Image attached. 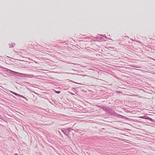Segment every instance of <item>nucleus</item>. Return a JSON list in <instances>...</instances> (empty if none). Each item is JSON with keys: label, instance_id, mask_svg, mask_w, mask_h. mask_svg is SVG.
I'll return each instance as SVG.
<instances>
[{"label": "nucleus", "instance_id": "obj_7", "mask_svg": "<svg viewBox=\"0 0 155 155\" xmlns=\"http://www.w3.org/2000/svg\"><path fill=\"white\" fill-rule=\"evenodd\" d=\"M147 117L148 116H143L140 117V118L147 119Z\"/></svg>", "mask_w": 155, "mask_h": 155}, {"label": "nucleus", "instance_id": "obj_9", "mask_svg": "<svg viewBox=\"0 0 155 155\" xmlns=\"http://www.w3.org/2000/svg\"><path fill=\"white\" fill-rule=\"evenodd\" d=\"M86 38L87 39H89L90 38V37H86Z\"/></svg>", "mask_w": 155, "mask_h": 155}, {"label": "nucleus", "instance_id": "obj_3", "mask_svg": "<svg viewBox=\"0 0 155 155\" xmlns=\"http://www.w3.org/2000/svg\"><path fill=\"white\" fill-rule=\"evenodd\" d=\"M62 132L66 135H68V134L70 130L68 129H63L61 130Z\"/></svg>", "mask_w": 155, "mask_h": 155}, {"label": "nucleus", "instance_id": "obj_6", "mask_svg": "<svg viewBox=\"0 0 155 155\" xmlns=\"http://www.w3.org/2000/svg\"><path fill=\"white\" fill-rule=\"evenodd\" d=\"M147 119L150 120V121L152 122H154V120L153 119H152L149 117H147Z\"/></svg>", "mask_w": 155, "mask_h": 155}, {"label": "nucleus", "instance_id": "obj_4", "mask_svg": "<svg viewBox=\"0 0 155 155\" xmlns=\"http://www.w3.org/2000/svg\"><path fill=\"white\" fill-rule=\"evenodd\" d=\"M15 73H13V75L16 77L17 76H21V75H23V74L21 73H19L15 71H14Z\"/></svg>", "mask_w": 155, "mask_h": 155}, {"label": "nucleus", "instance_id": "obj_5", "mask_svg": "<svg viewBox=\"0 0 155 155\" xmlns=\"http://www.w3.org/2000/svg\"><path fill=\"white\" fill-rule=\"evenodd\" d=\"M8 45L9 46V48H13L15 45V44L14 43H12L11 44L10 43Z\"/></svg>", "mask_w": 155, "mask_h": 155}, {"label": "nucleus", "instance_id": "obj_13", "mask_svg": "<svg viewBox=\"0 0 155 155\" xmlns=\"http://www.w3.org/2000/svg\"><path fill=\"white\" fill-rule=\"evenodd\" d=\"M103 40H105V39H103Z\"/></svg>", "mask_w": 155, "mask_h": 155}, {"label": "nucleus", "instance_id": "obj_11", "mask_svg": "<svg viewBox=\"0 0 155 155\" xmlns=\"http://www.w3.org/2000/svg\"><path fill=\"white\" fill-rule=\"evenodd\" d=\"M103 36L104 37V38H105V39H106L107 38V37H106V36H104V35H103Z\"/></svg>", "mask_w": 155, "mask_h": 155}, {"label": "nucleus", "instance_id": "obj_10", "mask_svg": "<svg viewBox=\"0 0 155 155\" xmlns=\"http://www.w3.org/2000/svg\"><path fill=\"white\" fill-rule=\"evenodd\" d=\"M118 115L119 116V117H123V116L121 115Z\"/></svg>", "mask_w": 155, "mask_h": 155}, {"label": "nucleus", "instance_id": "obj_8", "mask_svg": "<svg viewBox=\"0 0 155 155\" xmlns=\"http://www.w3.org/2000/svg\"><path fill=\"white\" fill-rule=\"evenodd\" d=\"M55 92L57 94H59L60 93L61 91H55Z\"/></svg>", "mask_w": 155, "mask_h": 155}, {"label": "nucleus", "instance_id": "obj_12", "mask_svg": "<svg viewBox=\"0 0 155 155\" xmlns=\"http://www.w3.org/2000/svg\"><path fill=\"white\" fill-rule=\"evenodd\" d=\"M71 94L72 95H74V94L72 93H71Z\"/></svg>", "mask_w": 155, "mask_h": 155}, {"label": "nucleus", "instance_id": "obj_2", "mask_svg": "<svg viewBox=\"0 0 155 155\" xmlns=\"http://www.w3.org/2000/svg\"><path fill=\"white\" fill-rule=\"evenodd\" d=\"M13 94H14V95H15L16 96H19L20 97H22L23 98H24L27 101H28V99H27L26 97H25L22 95H21L20 94H19L18 93H16L14 92H13V91H10Z\"/></svg>", "mask_w": 155, "mask_h": 155}, {"label": "nucleus", "instance_id": "obj_1", "mask_svg": "<svg viewBox=\"0 0 155 155\" xmlns=\"http://www.w3.org/2000/svg\"><path fill=\"white\" fill-rule=\"evenodd\" d=\"M5 71L6 72V74L10 76H13V73H15L14 71H11L7 68L5 69Z\"/></svg>", "mask_w": 155, "mask_h": 155}]
</instances>
